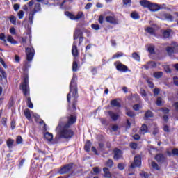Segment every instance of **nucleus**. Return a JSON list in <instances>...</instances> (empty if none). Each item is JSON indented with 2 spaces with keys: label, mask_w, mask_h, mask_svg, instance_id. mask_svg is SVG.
Segmentation results:
<instances>
[{
  "label": "nucleus",
  "mask_w": 178,
  "mask_h": 178,
  "mask_svg": "<svg viewBox=\"0 0 178 178\" xmlns=\"http://www.w3.org/2000/svg\"><path fill=\"white\" fill-rule=\"evenodd\" d=\"M122 3H123L124 6H127V5L131 6V0H122Z\"/></svg>",
  "instance_id": "603ef678"
},
{
  "label": "nucleus",
  "mask_w": 178,
  "mask_h": 178,
  "mask_svg": "<svg viewBox=\"0 0 178 178\" xmlns=\"http://www.w3.org/2000/svg\"><path fill=\"white\" fill-rule=\"evenodd\" d=\"M81 17H84V13L80 11L76 16H74V20H79L81 19Z\"/></svg>",
  "instance_id": "ea45409f"
},
{
  "label": "nucleus",
  "mask_w": 178,
  "mask_h": 178,
  "mask_svg": "<svg viewBox=\"0 0 178 178\" xmlns=\"http://www.w3.org/2000/svg\"><path fill=\"white\" fill-rule=\"evenodd\" d=\"M171 45L172 47V49L174 50V53L178 54V43L176 42H172Z\"/></svg>",
  "instance_id": "2f4dec72"
},
{
  "label": "nucleus",
  "mask_w": 178,
  "mask_h": 178,
  "mask_svg": "<svg viewBox=\"0 0 178 178\" xmlns=\"http://www.w3.org/2000/svg\"><path fill=\"white\" fill-rule=\"evenodd\" d=\"M173 83H174L175 86L178 87V77L177 76L173 77Z\"/></svg>",
  "instance_id": "774afa93"
},
{
  "label": "nucleus",
  "mask_w": 178,
  "mask_h": 178,
  "mask_svg": "<svg viewBox=\"0 0 178 178\" xmlns=\"http://www.w3.org/2000/svg\"><path fill=\"white\" fill-rule=\"evenodd\" d=\"M79 70V64L77 61H73L72 63V72H77Z\"/></svg>",
  "instance_id": "a19ab883"
},
{
  "label": "nucleus",
  "mask_w": 178,
  "mask_h": 178,
  "mask_svg": "<svg viewBox=\"0 0 178 178\" xmlns=\"http://www.w3.org/2000/svg\"><path fill=\"white\" fill-rule=\"evenodd\" d=\"M140 131L141 134H147V133H148V126L145 124H143L140 127Z\"/></svg>",
  "instance_id": "6ab92c4d"
},
{
  "label": "nucleus",
  "mask_w": 178,
  "mask_h": 178,
  "mask_svg": "<svg viewBox=\"0 0 178 178\" xmlns=\"http://www.w3.org/2000/svg\"><path fill=\"white\" fill-rule=\"evenodd\" d=\"M72 54L74 58H77V56H79V49H77V42L76 41H74L73 42Z\"/></svg>",
  "instance_id": "ddd939ff"
},
{
  "label": "nucleus",
  "mask_w": 178,
  "mask_h": 178,
  "mask_svg": "<svg viewBox=\"0 0 178 178\" xmlns=\"http://www.w3.org/2000/svg\"><path fill=\"white\" fill-rule=\"evenodd\" d=\"M152 167L156 170H161V168L155 161H152Z\"/></svg>",
  "instance_id": "c03bdc74"
},
{
  "label": "nucleus",
  "mask_w": 178,
  "mask_h": 178,
  "mask_svg": "<svg viewBox=\"0 0 178 178\" xmlns=\"http://www.w3.org/2000/svg\"><path fill=\"white\" fill-rule=\"evenodd\" d=\"M16 144H23V138H22V136H17Z\"/></svg>",
  "instance_id": "de8ad7c7"
},
{
  "label": "nucleus",
  "mask_w": 178,
  "mask_h": 178,
  "mask_svg": "<svg viewBox=\"0 0 178 178\" xmlns=\"http://www.w3.org/2000/svg\"><path fill=\"white\" fill-rule=\"evenodd\" d=\"M154 77L155 79H161L162 76H163V72H156L153 73Z\"/></svg>",
  "instance_id": "58836bf2"
},
{
  "label": "nucleus",
  "mask_w": 178,
  "mask_h": 178,
  "mask_svg": "<svg viewBox=\"0 0 178 178\" xmlns=\"http://www.w3.org/2000/svg\"><path fill=\"white\" fill-rule=\"evenodd\" d=\"M124 54L122 51H118L115 54L113 55L112 59H116L118 58H121L122 56H124Z\"/></svg>",
  "instance_id": "f704fd0d"
},
{
  "label": "nucleus",
  "mask_w": 178,
  "mask_h": 178,
  "mask_svg": "<svg viewBox=\"0 0 178 178\" xmlns=\"http://www.w3.org/2000/svg\"><path fill=\"white\" fill-rule=\"evenodd\" d=\"M148 9L150 12H158L161 9V6L158 4L150 3Z\"/></svg>",
  "instance_id": "2eb2a0df"
},
{
  "label": "nucleus",
  "mask_w": 178,
  "mask_h": 178,
  "mask_svg": "<svg viewBox=\"0 0 178 178\" xmlns=\"http://www.w3.org/2000/svg\"><path fill=\"white\" fill-rule=\"evenodd\" d=\"M17 16H18V19H19V20H22V19H23V17H24V11L19 10L17 13Z\"/></svg>",
  "instance_id": "09e8293b"
},
{
  "label": "nucleus",
  "mask_w": 178,
  "mask_h": 178,
  "mask_svg": "<svg viewBox=\"0 0 178 178\" xmlns=\"http://www.w3.org/2000/svg\"><path fill=\"white\" fill-rule=\"evenodd\" d=\"M156 104L157 105V106H162V97H157Z\"/></svg>",
  "instance_id": "8fccbe9b"
},
{
  "label": "nucleus",
  "mask_w": 178,
  "mask_h": 178,
  "mask_svg": "<svg viewBox=\"0 0 178 178\" xmlns=\"http://www.w3.org/2000/svg\"><path fill=\"white\" fill-rule=\"evenodd\" d=\"M20 87L24 97H26L28 108L33 109V108H34V104L31 102V98L30 97V86H29V76H27V75L24 77L23 83L20 84Z\"/></svg>",
  "instance_id": "7ed1b4c3"
},
{
  "label": "nucleus",
  "mask_w": 178,
  "mask_h": 178,
  "mask_svg": "<svg viewBox=\"0 0 178 178\" xmlns=\"http://www.w3.org/2000/svg\"><path fill=\"white\" fill-rule=\"evenodd\" d=\"M140 5L143 6V8H147V9L149 8V5L151 3V1L148 0H140L139 1Z\"/></svg>",
  "instance_id": "a211bd4d"
},
{
  "label": "nucleus",
  "mask_w": 178,
  "mask_h": 178,
  "mask_svg": "<svg viewBox=\"0 0 178 178\" xmlns=\"http://www.w3.org/2000/svg\"><path fill=\"white\" fill-rule=\"evenodd\" d=\"M31 66V65H30V63L29 62H26L24 63V65L22 67V70L24 72V77H26V76H27L28 77V81H29V67H30Z\"/></svg>",
  "instance_id": "f8f14e48"
},
{
  "label": "nucleus",
  "mask_w": 178,
  "mask_h": 178,
  "mask_svg": "<svg viewBox=\"0 0 178 178\" xmlns=\"http://www.w3.org/2000/svg\"><path fill=\"white\" fill-rule=\"evenodd\" d=\"M0 40L1 41H3V42H6V36L5 35V33H0Z\"/></svg>",
  "instance_id": "5fc2aeb1"
},
{
  "label": "nucleus",
  "mask_w": 178,
  "mask_h": 178,
  "mask_svg": "<svg viewBox=\"0 0 178 178\" xmlns=\"http://www.w3.org/2000/svg\"><path fill=\"white\" fill-rule=\"evenodd\" d=\"M163 69L166 73H172V69L169 65H164Z\"/></svg>",
  "instance_id": "864d4df0"
},
{
  "label": "nucleus",
  "mask_w": 178,
  "mask_h": 178,
  "mask_svg": "<svg viewBox=\"0 0 178 178\" xmlns=\"http://www.w3.org/2000/svg\"><path fill=\"white\" fill-rule=\"evenodd\" d=\"M147 65H149V69H155V67H156V63L155 61H148Z\"/></svg>",
  "instance_id": "4c0bfd02"
},
{
  "label": "nucleus",
  "mask_w": 178,
  "mask_h": 178,
  "mask_svg": "<svg viewBox=\"0 0 178 178\" xmlns=\"http://www.w3.org/2000/svg\"><path fill=\"white\" fill-rule=\"evenodd\" d=\"M163 131H165V133H170V129H169V127L168 125H164L163 128Z\"/></svg>",
  "instance_id": "0e129e2a"
},
{
  "label": "nucleus",
  "mask_w": 178,
  "mask_h": 178,
  "mask_svg": "<svg viewBox=\"0 0 178 178\" xmlns=\"http://www.w3.org/2000/svg\"><path fill=\"white\" fill-rule=\"evenodd\" d=\"M154 159L158 163H165V162H166V157H165V155L162 153L156 154Z\"/></svg>",
  "instance_id": "9d476101"
},
{
  "label": "nucleus",
  "mask_w": 178,
  "mask_h": 178,
  "mask_svg": "<svg viewBox=\"0 0 178 178\" xmlns=\"http://www.w3.org/2000/svg\"><path fill=\"white\" fill-rule=\"evenodd\" d=\"M73 169V163H68L63 166L59 170V175H66Z\"/></svg>",
  "instance_id": "0eeeda50"
},
{
  "label": "nucleus",
  "mask_w": 178,
  "mask_h": 178,
  "mask_svg": "<svg viewBox=\"0 0 178 178\" xmlns=\"http://www.w3.org/2000/svg\"><path fill=\"white\" fill-rule=\"evenodd\" d=\"M118 169H119V170H124V164L123 163H118Z\"/></svg>",
  "instance_id": "6e6d98bb"
},
{
  "label": "nucleus",
  "mask_w": 178,
  "mask_h": 178,
  "mask_svg": "<svg viewBox=\"0 0 178 178\" xmlns=\"http://www.w3.org/2000/svg\"><path fill=\"white\" fill-rule=\"evenodd\" d=\"M35 1L34 0H31L29 2L27 3V6L29 8V9H31V8L33 7V6L34 5Z\"/></svg>",
  "instance_id": "052dcab7"
},
{
  "label": "nucleus",
  "mask_w": 178,
  "mask_h": 178,
  "mask_svg": "<svg viewBox=\"0 0 178 178\" xmlns=\"http://www.w3.org/2000/svg\"><path fill=\"white\" fill-rule=\"evenodd\" d=\"M140 166H141V156H135L134 159V163L131 164V169H134V168H140Z\"/></svg>",
  "instance_id": "1a4fd4ad"
},
{
  "label": "nucleus",
  "mask_w": 178,
  "mask_h": 178,
  "mask_svg": "<svg viewBox=\"0 0 178 178\" xmlns=\"http://www.w3.org/2000/svg\"><path fill=\"white\" fill-rule=\"evenodd\" d=\"M91 145H92V143H91V140H87L84 145V150L86 151V152H90Z\"/></svg>",
  "instance_id": "aec40b11"
},
{
  "label": "nucleus",
  "mask_w": 178,
  "mask_h": 178,
  "mask_svg": "<svg viewBox=\"0 0 178 178\" xmlns=\"http://www.w3.org/2000/svg\"><path fill=\"white\" fill-rule=\"evenodd\" d=\"M145 31L146 33H148L151 35H155V29H154V28H152L151 26H148L147 28H146L145 29Z\"/></svg>",
  "instance_id": "a878e982"
},
{
  "label": "nucleus",
  "mask_w": 178,
  "mask_h": 178,
  "mask_svg": "<svg viewBox=\"0 0 178 178\" xmlns=\"http://www.w3.org/2000/svg\"><path fill=\"white\" fill-rule=\"evenodd\" d=\"M13 144H15V140H13L12 138H8L6 140V145H7L8 148H9V149L13 148Z\"/></svg>",
  "instance_id": "bb28decb"
},
{
  "label": "nucleus",
  "mask_w": 178,
  "mask_h": 178,
  "mask_svg": "<svg viewBox=\"0 0 178 178\" xmlns=\"http://www.w3.org/2000/svg\"><path fill=\"white\" fill-rule=\"evenodd\" d=\"M84 33H83V31H81V29H76L74 35H73V38L74 40V41H76V40H79V46L81 45V44H83V40H84Z\"/></svg>",
  "instance_id": "20e7f679"
},
{
  "label": "nucleus",
  "mask_w": 178,
  "mask_h": 178,
  "mask_svg": "<svg viewBox=\"0 0 178 178\" xmlns=\"http://www.w3.org/2000/svg\"><path fill=\"white\" fill-rule=\"evenodd\" d=\"M172 33L171 29H167L163 32V38H169L170 37V33Z\"/></svg>",
  "instance_id": "c756f323"
},
{
  "label": "nucleus",
  "mask_w": 178,
  "mask_h": 178,
  "mask_svg": "<svg viewBox=\"0 0 178 178\" xmlns=\"http://www.w3.org/2000/svg\"><path fill=\"white\" fill-rule=\"evenodd\" d=\"M114 66H115V67L118 72H122V73H126V72L129 71V67L127 65L122 64L120 61L115 62Z\"/></svg>",
  "instance_id": "423d86ee"
},
{
  "label": "nucleus",
  "mask_w": 178,
  "mask_h": 178,
  "mask_svg": "<svg viewBox=\"0 0 178 178\" xmlns=\"http://www.w3.org/2000/svg\"><path fill=\"white\" fill-rule=\"evenodd\" d=\"M93 172H94V173H95V175H98V174L101 172V170H99V168H98V167H94V168H93Z\"/></svg>",
  "instance_id": "338daca9"
},
{
  "label": "nucleus",
  "mask_w": 178,
  "mask_h": 178,
  "mask_svg": "<svg viewBox=\"0 0 178 178\" xmlns=\"http://www.w3.org/2000/svg\"><path fill=\"white\" fill-rule=\"evenodd\" d=\"M106 22H107V23H110V24H119L118 19H116L115 17L111 15L106 17Z\"/></svg>",
  "instance_id": "9b49d317"
},
{
  "label": "nucleus",
  "mask_w": 178,
  "mask_h": 178,
  "mask_svg": "<svg viewBox=\"0 0 178 178\" xmlns=\"http://www.w3.org/2000/svg\"><path fill=\"white\" fill-rule=\"evenodd\" d=\"M91 73L93 74V76H95L98 73V70L96 67H93L91 69Z\"/></svg>",
  "instance_id": "4d7b16f0"
},
{
  "label": "nucleus",
  "mask_w": 178,
  "mask_h": 178,
  "mask_svg": "<svg viewBox=\"0 0 178 178\" xmlns=\"http://www.w3.org/2000/svg\"><path fill=\"white\" fill-rule=\"evenodd\" d=\"M131 17L133 18L134 20H137L140 19V15H138V13H137V12L134 11L131 13Z\"/></svg>",
  "instance_id": "e433bc0d"
},
{
  "label": "nucleus",
  "mask_w": 178,
  "mask_h": 178,
  "mask_svg": "<svg viewBox=\"0 0 178 178\" xmlns=\"http://www.w3.org/2000/svg\"><path fill=\"white\" fill-rule=\"evenodd\" d=\"M65 16H67L68 17H70V19H71V20H74V15H73L72 13L69 12V11H66L65 13Z\"/></svg>",
  "instance_id": "a18cd8bd"
},
{
  "label": "nucleus",
  "mask_w": 178,
  "mask_h": 178,
  "mask_svg": "<svg viewBox=\"0 0 178 178\" xmlns=\"http://www.w3.org/2000/svg\"><path fill=\"white\" fill-rule=\"evenodd\" d=\"M165 51L169 56H173L175 51L173 50L172 46H168L166 47Z\"/></svg>",
  "instance_id": "b1692460"
},
{
  "label": "nucleus",
  "mask_w": 178,
  "mask_h": 178,
  "mask_svg": "<svg viewBox=\"0 0 178 178\" xmlns=\"http://www.w3.org/2000/svg\"><path fill=\"white\" fill-rule=\"evenodd\" d=\"M98 22L99 24H104V15H101L99 17Z\"/></svg>",
  "instance_id": "69168bd1"
},
{
  "label": "nucleus",
  "mask_w": 178,
  "mask_h": 178,
  "mask_svg": "<svg viewBox=\"0 0 178 178\" xmlns=\"http://www.w3.org/2000/svg\"><path fill=\"white\" fill-rule=\"evenodd\" d=\"M113 152H114L113 159H115V161H119V159L122 158V150L118 148H115L114 149Z\"/></svg>",
  "instance_id": "4468645a"
},
{
  "label": "nucleus",
  "mask_w": 178,
  "mask_h": 178,
  "mask_svg": "<svg viewBox=\"0 0 178 178\" xmlns=\"http://www.w3.org/2000/svg\"><path fill=\"white\" fill-rule=\"evenodd\" d=\"M7 40L8 41V42H10V44H17V42L15 40L12 35H8L7 38Z\"/></svg>",
  "instance_id": "37998d69"
},
{
  "label": "nucleus",
  "mask_w": 178,
  "mask_h": 178,
  "mask_svg": "<svg viewBox=\"0 0 178 178\" xmlns=\"http://www.w3.org/2000/svg\"><path fill=\"white\" fill-rule=\"evenodd\" d=\"M13 9H14L15 12H17V10H19V9H20V4H19V3L14 4Z\"/></svg>",
  "instance_id": "bf43d9fd"
},
{
  "label": "nucleus",
  "mask_w": 178,
  "mask_h": 178,
  "mask_svg": "<svg viewBox=\"0 0 178 178\" xmlns=\"http://www.w3.org/2000/svg\"><path fill=\"white\" fill-rule=\"evenodd\" d=\"M132 58L134 59H135V60H137V62H140V60L141 59L140 57V55H138V54H137V52L132 53Z\"/></svg>",
  "instance_id": "79ce46f5"
},
{
  "label": "nucleus",
  "mask_w": 178,
  "mask_h": 178,
  "mask_svg": "<svg viewBox=\"0 0 178 178\" xmlns=\"http://www.w3.org/2000/svg\"><path fill=\"white\" fill-rule=\"evenodd\" d=\"M126 115L129 118H136V113L134 111H131L129 108H126Z\"/></svg>",
  "instance_id": "5701e85b"
},
{
  "label": "nucleus",
  "mask_w": 178,
  "mask_h": 178,
  "mask_svg": "<svg viewBox=\"0 0 178 178\" xmlns=\"http://www.w3.org/2000/svg\"><path fill=\"white\" fill-rule=\"evenodd\" d=\"M145 118L146 119H148V118H154V113L150 110L147 111L145 113Z\"/></svg>",
  "instance_id": "c9c22d12"
},
{
  "label": "nucleus",
  "mask_w": 178,
  "mask_h": 178,
  "mask_svg": "<svg viewBox=\"0 0 178 178\" xmlns=\"http://www.w3.org/2000/svg\"><path fill=\"white\" fill-rule=\"evenodd\" d=\"M113 165H115V163H113V160L109 159L106 162L105 165L107 166V168H113Z\"/></svg>",
  "instance_id": "473e14b6"
},
{
  "label": "nucleus",
  "mask_w": 178,
  "mask_h": 178,
  "mask_svg": "<svg viewBox=\"0 0 178 178\" xmlns=\"http://www.w3.org/2000/svg\"><path fill=\"white\" fill-rule=\"evenodd\" d=\"M92 29H93V30H99L100 27L99 24H92L91 25Z\"/></svg>",
  "instance_id": "680f3d73"
},
{
  "label": "nucleus",
  "mask_w": 178,
  "mask_h": 178,
  "mask_svg": "<svg viewBox=\"0 0 178 178\" xmlns=\"http://www.w3.org/2000/svg\"><path fill=\"white\" fill-rule=\"evenodd\" d=\"M172 154L173 156H178V149L177 148L172 149Z\"/></svg>",
  "instance_id": "13d9d810"
},
{
  "label": "nucleus",
  "mask_w": 178,
  "mask_h": 178,
  "mask_svg": "<svg viewBox=\"0 0 178 178\" xmlns=\"http://www.w3.org/2000/svg\"><path fill=\"white\" fill-rule=\"evenodd\" d=\"M76 122H77V116L71 115L67 118V122L64 126H65V127H72Z\"/></svg>",
  "instance_id": "6e6552de"
},
{
  "label": "nucleus",
  "mask_w": 178,
  "mask_h": 178,
  "mask_svg": "<svg viewBox=\"0 0 178 178\" xmlns=\"http://www.w3.org/2000/svg\"><path fill=\"white\" fill-rule=\"evenodd\" d=\"M56 131H58V136L60 138L70 140L74 137V131L70 129V127H66V125H63V122H60L58 124Z\"/></svg>",
  "instance_id": "f03ea898"
},
{
  "label": "nucleus",
  "mask_w": 178,
  "mask_h": 178,
  "mask_svg": "<svg viewBox=\"0 0 178 178\" xmlns=\"http://www.w3.org/2000/svg\"><path fill=\"white\" fill-rule=\"evenodd\" d=\"M76 81H77V76L74 74L70 83V92L67 95V101L68 104H71V93H72L74 99L72 101V109L73 111H77V105L79 102V100H77V98H79V89L77 88V83Z\"/></svg>",
  "instance_id": "f257e3e1"
},
{
  "label": "nucleus",
  "mask_w": 178,
  "mask_h": 178,
  "mask_svg": "<svg viewBox=\"0 0 178 178\" xmlns=\"http://www.w3.org/2000/svg\"><path fill=\"white\" fill-rule=\"evenodd\" d=\"M163 17H165L166 20H169V22H173L175 20V17L169 13H164Z\"/></svg>",
  "instance_id": "cd10ccee"
},
{
  "label": "nucleus",
  "mask_w": 178,
  "mask_h": 178,
  "mask_svg": "<svg viewBox=\"0 0 178 178\" xmlns=\"http://www.w3.org/2000/svg\"><path fill=\"white\" fill-rule=\"evenodd\" d=\"M111 105L112 106H116L117 108H122V104L118 101V99H115L111 101Z\"/></svg>",
  "instance_id": "412c9836"
},
{
  "label": "nucleus",
  "mask_w": 178,
  "mask_h": 178,
  "mask_svg": "<svg viewBox=\"0 0 178 178\" xmlns=\"http://www.w3.org/2000/svg\"><path fill=\"white\" fill-rule=\"evenodd\" d=\"M134 111H140V109H141L142 106L141 105H140V104H134L133 106H132Z\"/></svg>",
  "instance_id": "3c124183"
},
{
  "label": "nucleus",
  "mask_w": 178,
  "mask_h": 178,
  "mask_svg": "<svg viewBox=\"0 0 178 178\" xmlns=\"http://www.w3.org/2000/svg\"><path fill=\"white\" fill-rule=\"evenodd\" d=\"M44 137L47 141H52V140H54V135L49 132H46Z\"/></svg>",
  "instance_id": "393cba45"
},
{
  "label": "nucleus",
  "mask_w": 178,
  "mask_h": 178,
  "mask_svg": "<svg viewBox=\"0 0 178 178\" xmlns=\"http://www.w3.org/2000/svg\"><path fill=\"white\" fill-rule=\"evenodd\" d=\"M10 33L12 34V35H16V29L15 27H11L10 29Z\"/></svg>",
  "instance_id": "e2e57ef3"
},
{
  "label": "nucleus",
  "mask_w": 178,
  "mask_h": 178,
  "mask_svg": "<svg viewBox=\"0 0 178 178\" xmlns=\"http://www.w3.org/2000/svg\"><path fill=\"white\" fill-rule=\"evenodd\" d=\"M24 116L26 118V119H28V120H30V119H31V113L30 111V109L29 108H26L24 110Z\"/></svg>",
  "instance_id": "7c9ffc66"
},
{
  "label": "nucleus",
  "mask_w": 178,
  "mask_h": 178,
  "mask_svg": "<svg viewBox=\"0 0 178 178\" xmlns=\"http://www.w3.org/2000/svg\"><path fill=\"white\" fill-rule=\"evenodd\" d=\"M25 53L26 55V60H28V62H31L34 58V55H35V50H34V47H26L25 49Z\"/></svg>",
  "instance_id": "39448f33"
},
{
  "label": "nucleus",
  "mask_w": 178,
  "mask_h": 178,
  "mask_svg": "<svg viewBox=\"0 0 178 178\" xmlns=\"http://www.w3.org/2000/svg\"><path fill=\"white\" fill-rule=\"evenodd\" d=\"M35 15V14H34L33 13L30 12L29 14V24H33V19H34V16Z\"/></svg>",
  "instance_id": "72a5a7b5"
},
{
  "label": "nucleus",
  "mask_w": 178,
  "mask_h": 178,
  "mask_svg": "<svg viewBox=\"0 0 178 178\" xmlns=\"http://www.w3.org/2000/svg\"><path fill=\"white\" fill-rule=\"evenodd\" d=\"M103 172L104 173V177L106 178H111L112 177V174L111 173V172L109 171V168H103Z\"/></svg>",
  "instance_id": "4be33fe9"
},
{
  "label": "nucleus",
  "mask_w": 178,
  "mask_h": 178,
  "mask_svg": "<svg viewBox=\"0 0 178 178\" xmlns=\"http://www.w3.org/2000/svg\"><path fill=\"white\" fill-rule=\"evenodd\" d=\"M41 4L40 3H37L34 6V8L31 10V13L35 15V13H38V12H41Z\"/></svg>",
  "instance_id": "f3484780"
},
{
  "label": "nucleus",
  "mask_w": 178,
  "mask_h": 178,
  "mask_svg": "<svg viewBox=\"0 0 178 178\" xmlns=\"http://www.w3.org/2000/svg\"><path fill=\"white\" fill-rule=\"evenodd\" d=\"M147 51L148 52H149V54H151V55L155 54V47L154 46L149 47L147 49Z\"/></svg>",
  "instance_id": "49530a36"
},
{
  "label": "nucleus",
  "mask_w": 178,
  "mask_h": 178,
  "mask_svg": "<svg viewBox=\"0 0 178 178\" xmlns=\"http://www.w3.org/2000/svg\"><path fill=\"white\" fill-rule=\"evenodd\" d=\"M17 18L16 17V16L15 15H10L9 17V21H10V23H11V24H13V26H16L17 22Z\"/></svg>",
  "instance_id": "c85d7f7f"
},
{
  "label": "nucleus",
  "mask_w": 178,
  "mask_h": 178,
  "mask_svg": "<svg viewBox=\"0 0 178 178\" xmlns=\"http://www.w3.org/2000/svg\"><path fill=\"white\" fill-rule=\"evenodd\" d=\"M108 114L110 116L111 119H112L113 122H116V120H118V119H119V118H120V115H119V114L115 113L112 111H108Z\"/></svg>",
  "instance_id": "dca6fc26"
}]
</instances>
